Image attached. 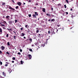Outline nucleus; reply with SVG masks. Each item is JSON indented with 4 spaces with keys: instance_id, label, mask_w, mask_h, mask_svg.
Wrapping results in <instances>:
<instances>
[{
    "instance_id": "obj_42",
    "label": "nucleus",
    "mask_w": 78,
    "mask_h": 78,
    "mask_svg": "<svg viewBox=\"0 0 78 78\" xmlns=\"http://www.w3.org/2000/svg\"><path fill=\"white\" fill-rule=\"evenodd\" d=\"M36 33H39V30H36Z\"/></svg>"
},
{
    "instance_id": "obj_62",
    "label": "nucleus",
    "mask_w": 78,
    "mask_h": 78,
    "mask_svg": "<svg viewBox=\"0 0 78 78\" xmlns=\"http://www.w3.org/2000/svg\"><path fill=\"white\" fill-rule=\"evenodd\" d=\"M23 5H25V3H23Z\"/></svg>"
},
{
    "instance_id": "obj_18",
    "label": "nucleus",
    "mask_w": 78,
    "mask_h": 78,
    "mask_svg": "<svg viewBox=\"0 0 78 78\" xmlns=\"http://www.w3.org/2000/svg\"><path fill=\"white\" fill-rule=\"evenodd\" d=\"M7 45H9V46L10 45V44H9V42H7Z\"/></svg>"
},
{
    "instance_id": "obj_45",
    "label": "nucleus",
    "mask_w": 78,
    "mask_h": 78,
    "mask_svg": "<svg viewBox=\"0 0 78 78\" xmlns=\"http://www.w3.org/2000/svg\"><path fill=\"white\" fill-rule=\"evenodd\" d=\"M28 1L29 2H31V0H28Z\"/></svg>"
},
{
    "instance_id": "obj_11",
    "label": "nucleus",
    "mask_w": 78,
    "mask_h": 78,
    "mask_svg": "<svg viewBox=\"0 0 78 78\" xmlns=\"http://www.w3.org/2000/svg\"><path fill=\"white\" fill-rule=\"evenodd\" d=\"M25 27L27 28H29V26L28 25H26L25 26Z\"/></svg>"
},
{
    "instance_id": "obj_41",
    "label": "nucleus",
    "mask_w": 78,
    "mask_h": 78,
    "mask_svg": "<svg viewBox=\"0 0 78 78\" xmlns=\"http://www.w3.org/2000/svg\"><path fill=\"white\" fill-rule=\"evenodd\" d=\"M23 29L22 28H20V30L21 31H22L23 30Z\"/></svg>"
},
{
    "instance_id": "obj_33",
    "label": "nucleus",
    "mask_w": 78,
    "mask_h": 78,
    "mask_svg": "<svg viewBox=\"0 0 78 78\" xmlns=\"http://www.w3.org/2000/svg\"><path fill=\"white\" fill-rule=\"evenodd\" d=\"M73 17H75V16H73V15H72L71 16V17H72V18H73Z\"/></svg>"
},
{
    "instance_id": "obj_46",
    "label": "nucleus",
    "mask_w": 78,
    "mask_h": 78,
    "mask_svg": "<svg viewBox=\"0 0 78 78\" xmlns=\"http://www.w3.org/2000/svg\"><path fill=\"white\" fill-rule=\"evenodd\" d=\"M51 10L52 11H53V8H51Z\"/></svg>"
},
{
    "instance_id": "obj_58",
    "label": "nucleus",
    "mask_w": 78,
    "mask_h": 78,
    "mask_svg": "<svg viewBox=\"0 0 78 78\" xmlns=\"http://www.w3.org/2000/svg\"><path fill=\"white\" fill-rule=\"evenodd\" d=\"M0 78H3V77L1 76V77Z\"/></svg>"
},
{
    "instance_id": "obj_8",
    "label": "nucleus",
    "mask_w": 78,
    "mask_h": 78,
    "mask_svg": "<svg viewBox=\"0 0 78 78\" xmlns=\"http://www.w3.org/2000/svg\"><path fill=\"white\" fill-rule=\"evenodd\" d=\"M20 36H21L23 37V36H25V34H24L23 33H22V34H20Z\"/></svg>"
},
{
    "instance_id": "obj_50",
    "label": "nucleus",
    "mask_w": 78,
    "mask_h": 78,
    "mask_svg": "<svg viewBox=\"0 0 78 78\" xmlns=\"http://www.w3.org/2000/svg\"><path fill=\"white\" fill-rule=\"evenodd\" d=\"M48 21H49V22H50V21H51V19L48 20Z\"/></svg>"
},
{
    "instance_id": "obj_12",
    "label": "nucleus",
    "mask_w": 78,
    "mask_h": 78,
    "mask_svg": "<svg viewBox=\"0 0 78 78\" xmlns=\"http://www.w3.org/2000/svg\"><path fill=\"white\" fill-rule=\"evenodd\" d=\"M42 11L43 12H45V9L43 8L42 9Z\"/></svg>"
},
{
    "instance_id": "obj_35",
    "label": "nucleus",
    "mask_w": 78,
    "mask_h": 78,
    "mask_svg": "<svg viewBox=\"0 0 78 78\" xmlns=\"http://www.w3.org/2000/svg\"><path fill=\"white\" fill-rule=\"evenodd\" d=\"M42 47H44L45 46V44H43L42 45Z\"/></svg>"
},
{
    "instance_id": "obj_39",
    "label": "nucleus",
    "mask_w": 78,
    "mask_h": 78,
    "mask_svg": "<svg viewBox=\"0 0 78 78\" xmlns=\"http://www.w3.org/2000/svg\"><path fill=\"white\" fill-rule=\"evenodd\" d=\"M35 5H36V6L37 5H39V4H38L37 3H36V4H35Z\"/></svg>"
},
{
    "instance_id": "obj_25",
    "label": "nucleus",
    "mask_w": 78,
    "mask_h": 78,
    "mask_svg": "<svg viewBox=\"0 0 78 78\" xmlns=\"http://www.w3.org/2000/svg\"><path fill=\"white\" fill-rule=\"evenodd\" d=\"M9 16H8L6 17V18L7 19H8V18H9Z\"/></svg>"
},
{
    "instance_id": "obj_19",
    "label": "nucleus",
    "mask_w": 78,
    "mask_h": 78,
    "mask_svg": "<svg viewBox=\"0 0 78 78\" xmlns=\"http://www.w3.org/2000/svg\"><path fill=\"white\" fill-rule=\"evenodd\" d=\"M12 60H16V58L15 57H13L12 58Z\"/></svg>"
},
{
    "instance_id": "obj_4",
    "label": "nucleus",
    "mask_w": 78,
    "mask_h": 78,
    "mask_svg": "<svg viewBox=\"0 0 78 78\" xmlns=\"http://www.w3.org/2000/svg\"><path fill=\"white\" fill-rule=\"evenodd\" d=\"M9 25H11V24H12V23H13V21L12 20H10L9 21Z\"/></svg>"
},
{
    "instance_id": "obj_26",
    "label": "nucleus",
    "mask_w": 78,
    "mask_h": 78,
    "mask_svg": "<svg viewBox=\"0 0 78 78\" xmlns=\"http://www.w3.org/2000/svg\"><path fill=\"white\" fill-rule=\"evenodd\" d=\"M29 51H32V49H31V48L29 49Z\"/></svg>"
},
{
    "instance_id": "obj_38",
    "label": "nucleus",
    "mask_w": 78,
    "mask_h": 78,
    "mask_svg": "<svg viewBox=\"0 0 78 78\" xmlns=\"http://www.w3.org/2000/svg\"><path fill=\"white\" fill-rule=\"evenodd\" d=\"M0 54H2V51L0 50Z\"/></svg>"
},
{
    "instance_id": "obj_40",
    "label": "nucleus",
    "mask_w": 78,
    "mask_h": 78,
    "mask_svg": "<svg viewBox=\"0 0 78 78\" xmlns=\"http://www.w3.org/2000/svg\"><path fill=\"white\" fill-rule=\"evenodd\" d=\"M30 30L28 29V31H27L28 33H30Z\"/></svg>"
},
{
    "instance_id": "obj_23",
    "label": "nucleus",
    "mask_w": 78,
    "mask_h": 78,
    "mask_svg": "<svg viewBox=\"0 0 78 78\" xmlns=\"http://www.w3.org/2000/svg\"><path fill=\"white\" fill-rule=\"evenodd\" d=\"M66 2H67V3H69V1L68 0H66Z\"/></svg>"
},
{
    "instance_id": "obj_5",
    "label": "nucleus",
    "mask_w": 78,
    "mask_h": 78,
    "mask_svg": "<svg viewBox=\"0 0 78 78\" xmlns=\"http://www.w3.org/2000/svg\"><path fill=\"white\" fill-rule=\"evenodd\" d=\"M8 71L9 72V73H11V72H12V71L11 70V69L10 68H9L8 69Z\"/></svg>"
},
{
    "instance_id": "obj_22",
    "label": "nucleus",
    "mask_w": 78,
    "mask_h": 78,
    "mask_svg": "<svg viewBox=\"0 0 78 78\" xmlns=\"http://www.w3.org/2000/svg\"><path fill=\"white\" fill-rule=\"evenodd\" d=\"M13 37H14V39H16V36H14Z\"/></svg>"
},
{
    "instance_id": "obj_15",
    "label": "nucleus",
    "mask_w": 78,
    "mask_h": 78,
    "mask_svg": "<svg viewBox=\"0 0 78 78\" xmlns=\"http://www.w3.org/2000/svg\"><path fill=\"white\" fill-rule=\"evenodd\" d=\"M3 75L4 76H6V73H5V72H3Z\"/></svg>"
},
{
    "instance_id": "obj_61",
    "label": "nucleus",
    "mask_w": 78,
    "mask_h": 78,
    "mask_svg": "<svg viewBox=\"0 0 78 78\" xmlns=\"http://www.w3.org/2000/svg\"><path fill=\"white\" fill-rule=\"evenodd\" d=\"M70 30L72 29V27H71V28H70Z\"/></svg>"
},
{
    "instance_id": "obj_48",
    "label": "nucleus",
    "mask_w": 78,
    "mask_h": 78,
    "mask_svg": "<svg viewBox=\"0 0 78 78\" xmlns=\"http://www.w3.org/2000/svg\"><path fill=\"white\" fill-rule=\"evenodd\" d=\"M18 55H20V52H18Z\"/></svg>"
},
{
    "instance_id": "obj_7",
    "label": "nucleus",
    "mask_w": 78,
    "mask_h": 78,
    "mask_svg": "<svg viewBox=\"0 0 78 78\" xmlns=\"http://www.w3.org/2000/svg\"><path fill=\"white\" fill-rule=\"evenodd\" d=\"M28 56H29V58L30 59H31V55L29 54L28 55Z\"/></svg>"
},
{
    "instance_id": "obj_24",
    "label": "nucleus",
    "mask_w": 78,
    "mask_h": 78,
    "mask_svg": "<svg viewBox=\"0 0 78 78\" xmlns=\"http://www.w3.org/2000/svg\"><path fill=\"white\" fill-rule=\"evenodd\" d=\"M0 64L1 65H2V62H1V61H0Z\"/></svg>"
},
{
    "instance_id": "obj_44",
    "label": "nucleus",
    "mask_w": 78,
    "mask_h": 78,
    "mask_svg": "<svg viewBox=\"0 0 78 78\" xmlns=\"http://www.w3.org/2000/svg\"><path fill=\"white\" fill-rule=\"evenodd\" d=\"M38 36H41V34H38Z\"/></svg>"
},
{
    "instance_id": "obj_37",
    "label": "nucleus",
    "mask_w": 78,
    "mask_h": 78,
    "mask_svg": "<svg viewBox=\"0 0 78 78\" xmlns=\"http://www.w3.org/2000/svg\"><path fill=\"white\" fill-rule=\"evenodd\" d=\"M20 52H22V49H20Z\"/></svg>"
},
{
    "instance_id": "obj_9",
    "label": "nucleus",
    "mask_w": 78,
    "mask_h": 78,
    "mask_svg": "<svg viewBox=\"0 0 78 78\" xmlns=\"http://www.w3.org/2000/svg\"><path fill=\"white\" fill-rule=\"evenodd\" d=\"M5 48V47L3 46H2L1 47V48L2 50H4Z\"/></svg>"
},
{
    "instance_id": "obj_36",
    "label": "nucleus",
    "mask_w": 78,
    "mask_h": 78,
    "mask_svg": "<svg viewBox=\"0 0 78 78\" xmlns=\"http://www.w3.org/2000/svg\"><path fill=\"white\" fill-rule=\"evenodd\" d=\"M21 64H23V61H21Z\"/></svg>"
},
{
    "instance_id": "obj_27",
    "label": "nucleus",
    "mask_w": 78,
    "mask_h": 78,
    "mask_svg": "<svg viewBox=\"0 0 78 78\" xmlns=\"http://www.w3.org/2000/svg\"><path fill=\"white\" fill-rule=\"evenodd\" d=\"M8 36H9V35H8V34H7V35L6 36V37H8Z\"/></svg>"
},
{
    "instance_id": "obj_17",
    "label": "nucleus",
    "mask_w": 78,
    "mask_h": 78,
    "mask_svg": "<svg viewBox=\"0 0 78 78\" xmlns=\"http://www.w3.org/2000/svg\"><path fill=\"white\" fill-rule=\"evenodd\" d=\"M35 14L36 16H37L38 15V13L36 12H35Z\"/></svg>"
},
{
    "instance_id": "obj_16",
    "label": "nucleus",
    "mask_w": 78,
    "mask_h": 78,
    "mask_svg": "<svg viewBox=\"0 0 78 78\" xmlns=\"http://www.w3.org/2000/svg\"><path fill=\"white\" fill-rule=\"evenodd\" d=\"M51 22H55V19H51Z\"/></svg>"
},
{
    "instance_id": "obj_63",
    "label": "nucleus",
    "mask_w": 78,
    "mask_h": 78,
    "mask_svg": "<svg viewBox=\"0 0 78 78\" xmlns=\"http://www.w3.org/2000/svg\"><path fill=\"white\" fill-rule=\"evenodd\" d=\"M40 8H41H41H42V7H40Z\"/></svg>"
},
{
    "instance_id": "obj_47",
    "label": "nucleus",
    "mask_w": 78,
    "mask_h": 78,
    "mask_svg": "<svg viewBox=\"0 0 78 78\" xmlns=\"http://www.w3.org/2000/svg\"><path fill=\"white\" fill-rule=\"evenodd\" d=\"M9 31H12V29H9Z\"/></svg>"
},
{
    "instance_id": "obj_13",
    "label": "nucleus",
    "mask_w": 78,
    "mask_h": 78,
    "mask_svg": "<svg viewBox=\"0 0 78 78\" xmlns=\"http://www.w3.org/2000/svg\"><path fill=\"white\" fill-rule=\"evenodd\" d=\"M47 16H48L49 17H51V15L50 14H48V13H47L46 14Z\"/></svg>"
},
{
    "instance_id": "obj_14",
    "label": "nucleus",
    "mask_w": 78,
    "mask_h": 78,
    "mask_svg": "<svg viewBox=\"0 0 78 78\" xmlns=\"http://www.w3.org/2000/svg\"><path fill=\"white\" fill-rule=\"evenodd\" d=\"M33 16L34 18H36V15H35V14H33Z\"/></svg>"
},
{
    "instance_id": "obj_53",
    "label": "nucleus",
    "mask_w": 78,
    "mask_h": 78,
    "mask_svg": "<svg viewBox=\"0 0 78 78\" xmlns=\"http://www.w3.org/2000/svg\"><path fill=\"white\" fill-rule=\"evenodd\" d=\"M66 14H68V12H66Z\"/></svg>"
},
{
    "instance_id": "obj_29",
    "label": "nucleus",
    "mask_w": 78,
    "mask_h": 78,
    "mask_svg": "<svg viewBox=\"0 0 78 78\" xmlns=\"http://www.w3.org/2000/svg\"><path fill=\"white\" fill-rule=\"evenodd\" d=\"M64 6L65 7V8H66L67 7V6H66V5H64Z\"/></svg>"
},
{
    "instance_id": "obj_51",
    "label": "nucleus",
    "mask_w": 78,
    "mask_h": 78,
    "mask_svg": "<svg viewBox=\"0 0 78 78\" xmlns=\"http://www.w3.org/2000/svg\"><path fill=\"white\" fill-rule=\"evenodd\" d=\"M14 61H12V63H14Z\"/></svg>"
},
{
    "instance_id": "obj_52",
    "label": "nucleus",
    "mask_w": 78,
    "mask_h": 78,
    "mask_svg": "<svg viewBox=\"0 0 78 78\" xmlns=\"http://www.w3.org/2000/svg\"><path fill=\"white\" fill-rule=\"evenodd\" d=\"M13 33H14L15 34H16V33L14 31H13Z\"/></svg>"
},
{
    "instance_id": "obj_10",
    "label": "nucleus",
    "mask_w": 78,
    "mask_h": 78,
    "mask_svg": "<svg viewBox=\"0 0 78 78\" xmlns=\"http://www.w3.org/2000/svg\"><path fill=\"white\" fill-rule=\"evenodd\" d=\"M5 64H5V66L6 67H7V66H8V64H9V63H8V62H6Z\"/></svg>"
},
{
    "instance_id": "obj_56",
    "label": "nucleus",
    "mask_w": 78,
    "mask_h": 78,
    "mask_svg": "<svg viewBox=\"0 0 78 78\" xmlns=\"http://www.w3.org/2000/svg\"><path fill=\"white\" fill-rule=\"evenodd\" d=\"M70 10H71V11H73V9H70Z\"/></svg>"
},
{
    "instance_id": "obj_32",
    "label": "nucleus",
    "mask_w": 78,
    "mask_h": 78,
    "mask_svg": "<svg viewBox=\"0 0 78 78\" xmlns=\"http://www.w3.org/2000/svg\"><path fill=\"white\" fill-rule=\"evenodd\" d=\"M29 17H31V14H29Z\"/></svg>"
},
{
    "instance_id": "obj_2",
    "label": "nucleus",
    "mask_w": 78,
    "mask_h": 78,
    "mask_svg": "<svg viewBox=\"0 0 78 78\" xmlns=\"http://www.w3.org/2000/svg\"><path fill=\"white\" fill-rule=\"evenodd\" d=\"M48 34H55V32L54 31V30L53 29H52L51 30H50L48 32Z\"/></svg>"
},
{
    "instance_id": "obj_3",
    "label": "nucleus",
    "mask_w": 78,
    "mask_h": 78,
    "mask_svg": "<svg viewBox=\"0 0 78 78\" xmlns=\"http://www.w3.org/2000/svg\"><path fill=\"white\" fill-rule=\"evenodd\" d=\"M9 9H12L13 11H16V10H15V9H14L11 7V6H9Z\"/></svg>"
},
{
    "instance_id": "obj_55",
    "label": "nucleus",
    "mask_w": 78,
    "mask_h": 78,
    "mask_svg": "<svg viewBox=\"0 0 78 78\" xmlns=\"http://www.w3.org/2000/svg\"><path fill=\"white\" fill-rule=\"evenodd\" d=\"M60 27V25H58V27Z\"/></svg>"
},
{
    "instance_id": "obj_30",
    "label": "nucleus",
    "mask_w": 78,
    "mask_h": 78,
    "mask_svg": "<svg viewBox=\"0 0 78 78\" xmlns=\"http://www.w3.org/2000/svg\"><path fill=\"white\" fill-rule=\"evenodd\" d=\"M29 40L30 41V42H32V39L31 38H30V39H29Z\"/></svg>"
},
{
    "instance_id": "obj_34",
    "label": "nucleus",
    "mask_w": 78,
    "mask_h": 78,
    "mask_svg": "<svg viewBox=\"0 0 78 78\" xmlns=\"http://www.w3.org/2000/svg\"><path fill=\"white\" fill-rule=\"evenodd\" d=\"M19 8V6H16V9H17Z\"/></svg>"
},
{
    "instance_id": "obj_21",
    "label": "nucleus",
    "mask_w": 78,
    "mask_h": 78,
    "mask_svg": "<svg viewBox=\"0 0 78 78\" xmlns=\"http://www.w3.org/2000/svg\"><path fill=\"white\" fill-rule=\"evenodd\" d=\"M0 33H2V29H0Z\"/></svg>"
},
{
    "instance_id": "obj_20",
    "label": "nucleus",
    "mask_w": 78,
    "mask_h": 78,
    "mask_svg": "<svg viewBox=\"0 0 78 78\" xmlns=\"http://www.w3.org/2000/svg\"><path fill=\"white\" fill-rule=\"evenodd\" d=\"M5 3L3 2L2 4V6H4V5H5Z\"/></svg>"
},
{
    "instance_id": "obj_43",
    "label": "nucleus",
    "mask_w": 78,
    "mask_h": 78,
    "mask_svg": "<svg viewBox=\"0 0 78 78\" xmlns=\"http://www.w3.org/2000/svg\"><path fill=\"white\" fill-rule=\"evenodd\" d=\"M3 29H4V30H5L6 29V28H5V27H3Z\"/></svg>"
},
{
    "instance_id": "obj_54",
    "label": "nucleus",
    "mask_w": 78,
    "mask_h": 78,
    "mask_svg": "<svg viewBox=\"0 0 78 78\" xmlns=\"http://www.w3.org/2000/svg\"><path fill=\"white\" fill-rule=\"evenodd\" d=\"M12 2H13V3H14V0H12Z\"/></svg>"
},
{
    "instance_id": "obj_64",
    "label": "nucleus",
    "mask_w": 78,
    "mask_h": 78,
    "mask_svg": "<svg viewBox=\"0 0 78 78\" xmlns=\"http://www.w3.org/2000/svg\"><path fill=\"white\" fill-rule=\"evenodd\" d=\"M77 6H78V4H77Z\"/></svg>"
},
{
    "instance_id": "obj_57",
    "label": "nucleus",
    "mask_w": 78,
    "mask_h": 78,
    "mask_svg": "<svg viewBox=\"0 0 78 78\" xmlns=\"http://www.w3.org/2000/svg\"><path fill=\"white\" fill-rule=\"evenodd\" d=\"M23 38H24V39H25V38H26V37H23Z\"/></svg>"
},
{
    "instance_id": "obj_59",
    "label": "nucleus",
    "mask_w": 78,
    "mask_h": 78,
    "mask_svg": "<svg viewBox=\"0 0 78 78\" xmlns=\"http://www.w3.org/2000/svg\"><path fill=\"white\" fill-rule=\"evenodd\" d=\"M35 45H37V43H35Z\"/></svg>"
},
{
    "instance_id": "obj_1",
    "label": "nucleus",
    "mask_w": 78,
    "mask_h": 78,
    "mask_svg": "<svg viewBox=\"0 0 78 78\" xmlns=\"http://www.w3.org/2000/svg\"><path fill=\"white\" fill-rule=\"evenodd\" d=\"M2 23H3L4 24H2ZM6 24H7V23H6V21L2 20L0 23V26H2V27H5V25H6Z\"/></svg>"
},
{
    "instance_id": "obj_60",
    "label": "nucleus",
    "mask_w": 78,
    "mask_h": 78,
    "mask_svg": "<svg viewBox=\"0 0 78 78\" xmlns=\"http://www.w3.org/2000/svg\"><path fill=\"white\" fill-rule=\"evenodd\" d=\"M52 17H55V16L52 15Z\"/></svg>"
},
{
    "instance_id": "obj_49",
    "label": "nucleus",
    "mask_w": 78,
    "mask_h": 78,
    "mask_svg": "<svg viewBox=\"0 0 78 78\" xmlns=\"http://www.w3.org/2000/svg\"><path fill=\"white\" fill-rule=\"evenodd\" d=\"M58 5H59V6H61V4H59Z\"/></svg>"
},
{
    "instance_id": "obj_6",
    "label": "nucleus",
    "mask_w": 78,
    "mask_h": 78,
    "mask_svg": "<svg viewBox=\"0 0 78 78\" xmlns=\"http://www.w3.org/2000/svg\"><path fill=\"white\" fill-rule=\"evenodd\" d=\"M17 5H19V6H21L22 5V3L20 2H18L17 3Z\"/></svg>"
},
{
    "instance_id": "obj_28",
    "label": "nucleus",
    "mask_w": 78,
    "mask_h": 78,
    "mask_svg": "<svg viewBox=\"0 0 78 78\" xmlns=\"http://www.w3.org/2000/svg\"><path fill=\"white\" fill-rule=\"evenodd\" d=\"M17 22H18V21H17V20H15V23H17Z\"/></svg>"
},
{
    "instance_id": "obj_31",
    "label": "nucleus",
    "mask_w": 78,
    "mask_h": 78,
    "mask_svg": "<svg viewBox=\"0 0 78 78\" xmlns=\"http://www.w3.org/2000/svg\"><path fill=\"white\" fill-rule=\"evenodd\" d=\"M6 54H7V55H9V52H6Z\"/></svg>"
}]
</instances>
